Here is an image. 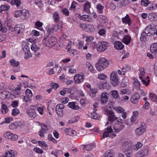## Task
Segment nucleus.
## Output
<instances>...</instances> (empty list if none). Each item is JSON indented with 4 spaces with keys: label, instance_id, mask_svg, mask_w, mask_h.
<instances>
[{
    "label": "nucleus",
    "instance_id": "nucleus-44",
    "mask_svg": "<svg viewBox=\"0 0 157 157\" xmlns=\"http://www.w3.org/2000/svg\"><path fill=\"white\" fill-rule=\"evenodd\" d=\"M31 49L33 51L36 52L40 48L37 46L35 43H33L31 46Z\"/></svg>",
    "mask_w": 157,
    "mask_h": 157
},
{
    "label": "nucleus",
    "instance_id": "nucleus-33",
    "mask_svg": "<svg viewBox=\"0 0 157 157\" xmlns=\"http://www.w3.org/2000/svg\"><path fill=\"white\" fill-rule=\"evenodd\" d=\"M37 143L39 144V146L42 147L43 149H46L48 148V145L45 141H39Z\"/></svg>",
    "mask_w": 157,
    "mask_h": 157
},
{
    "label": "nucleus",
    "instance_id": "nucleus-52",
    "mask_svg": "<svg viewBox=\"0 0 157 157\" xmlns=\"http://www.w3.org/2000/svg\"><path fill=\"white\" fill-rule=\"evenodd\" d=\"M149 97L152 101L155 102L156 101L157 97L155 94L150 93Z\"/></svg>",
    "mask_w": 157,
    "mask_h": 157
},
{
    "label": "nucleus",
    "instance_id": "nucleus-17",
    "mask_svg": "<svg viewBox=\"0 0 157 157\" xmlns=\"http://www.w3.org/2000/svg\"><path fill=\"white\" fill-rule=\"evenodd\" d=\"M109 94L105 92H103L101 94L100 97V103L101 104H106L108 100Z\"/></svg>",
    "mask_w": 157,
    "mask_h": 157
},
{
    "label": "nucleus",
    "instance_id": "nucleus-7",
    "mask_svg": "<svg viewBox=\"0 0 157 157\" xmlns=\"http://www.w3.org/2000/svg\"><path fill=\"white\" fill-rule=\"evenodd\" d=\"M109 46V43L104 41H101L98 42L96 46L97 51L100 52H101L105 51Z\"/></svg>",
    "mask_w": 157,
    "mask_h": 157
},
{
    "label": "nucleus",
    "instance_id": "nucleus-28",
    "mask_svg": "<svg viewBox=\"0 0 157 157\" xmlns=\"http://www.w3.org/2000/svg\"><path fill=\"white\" fill-rule=\"evenodd\" d=\"M91 7V3L88 1H86L84 4V10L86 13H88L90 11V9Z\"/></svg>",
    "mask_w": 157,
    "mask_h": 157
},
{
    "label": "nucleus",
    "instance_id": "nucleus-31",
    "mask_svg": "<svg viewBox=\"0 0 157 157\" xmlns=\"http://www.w3.org/2000/svg\"><path fill=\"white\" fill-rule=\"evenodd\" d=\"M131 38L130 36L126 35L123 38L122 42L126 44H128L131 42Z\"/></svg>",
    "mask_w": 157,
    "mask_h": 157
},
{
    "label": "nucleus",
    "instance_id": "nucleus-5",
    "mask_svg": "<svg viewBox=\"0 0 157 157\" xmlns=\"http://www.w3.org/2000/svg\"><path fill=\"white\" fill-rule=\"evenodd\" d=\"M132 142L129 140L124 141L121 145V150L123 152L132 150Z\"/></svg>",
    "mask_w": 157,
    "mask_h": 157
},
{
    "label": "nucleus",
    "instance_id": "nucleus-13",
    "mask_svg": "<svg viewBox=\"0 0 157 157\" xmlns=\"http://www.w3.org/2000/svg\"><path fill=\"white\" fill-rule=\"evenodd\" d=\"M146 131V126L144 124H142L140 126L136 128L135 130V133L137 136L143 135Z\"/></svg>",
    "mask_w": 157,
    "mask_h": 157
},
{
    "label": "nucleus",
    "instance_id": "nucleus-15",
    "mask_svg": "<svg viewBox=\"0 0 157 157\" xmlns=\"http://www.w3.org/2000/svg\"><path fill=\"white\" fill-rule=\"evenodd\" d=\"M22 85L21 84L17 86V87H15L13 90L12 94L13 95L15 98H19L21 94V87Z\"/></svg>",
    "mask_w": 157,
    "mask_h": 157
},
{
    "label": "nucleus",
    "instance_id": "nucleus-40",
    "mask_svg": "<svg viewBox=\"0 0 157 157\" xmlns=\"http://www.w3.org/2000/svg\"><path fill=\"white\" fill-rule=\"evenodd\" d=\"M53 17L56 22H58L59 21L60 17L58 12L56 11L54 13Z\"/></svg>",
    "mask_w": 157,
    "mask_h": 157
},
{
    "label": "nucleus",
    "instance_id": "nucleus-35",
    "mask_svg": "<svg viewBox=\"0 0 157 157\" xmlns=\"http://www.w3.org/2000/svg\"><path fill=\"white\" fill-rule=\"evenodd\" d=\"M10 3L12 5H15L17 7H19L21 3V0H12Z\"/></svg>",
    "mask_w": 157,
    "mask_h": 157
},
{
    "label": "nucleus",
    "instance_id": "nucleus-64",
    "mask_svg": "<svg viewBox=\"0 0 157 157\" xmlns=\"http://www.w3.org/2000/svg\"><path fill=\"white\" fill-rule=\"evenodd\" d=\"M153 68L155 75L157 76V61L153 65Z\"/></svg>",
    "mask_w": 157,
    "mask_h": 157
},
{
    "label": "nucleus",
    "instance_id": "nucleus-57",
    "mask_svg": "<svg viewBox=\"0 0 157 157\" xmlns=\"http://www.w3.org/2000/svg\"><path fill=\"white\" fill-rule=\"evenodd\" d=\"M147 35L145 32H143L141 34L140 39L142 41L144 42L147 39L146 35Z\"/></svg>",
    "mask_w": 157,
    "mask_h": 157
},
{
    "label": "nucleus",
    "instance_id": "nucleus-54",
    "mask_svg": "<svg viewBox=\"0 0 157 157\" xmlns=\"http://www.w3.org/2000/svg\"><path fill=\"white\" fill-rule=\"evenodd\" d=\"M112 95L113 98H117L119 97V94L118 91L116 90H113L111 91Z\"/></svg>",
    "mask_w": 157,
    "mask_h": 157
},
{
    "label": "nucleus",
    "instance_id": "nucleus-10",
    "mask_svg": "<svg viewBox=\"0 0 157 157\" xmlns=\"http://www.w3.org/2000/svg\"><path fill=\"white\" fill-rule=\"evenodd\" d=\"M116 136V134L114 132L113 130L111 127H109L105 129L103 135V138H105L110 137L113 138Z\"/></svg>",
    "mask_w": 157,
    "mask_h": 157
},
{
    "label": "nucleus",
    "instance_id": "nucleus-30",
    "mask_svg": "<svg viewBox=\"0 0 157 157\" xmlns=\"http://www.w3.org/2000/svg\"><path fill=\"white\" fill-rule=\"evenodd\" d=\"M115 154L113 151L111 150H107L103 157H114Z\"/></svg>",
    "mask_w": 157,
    "mask_h": 157
},
{
    "label": "nucleus",
    "instance_id": "nucleus-49",
    "mask_svg": "<svg viewBox=\"0 0 157 157\" xmlns=\"http://www.w3.org/2000/svg\"><path fill=\"white\" fill-rule=\"evenodd\" d=\"M97 9L98 10V12L100 13H101L103 12V10L104 8V6L100 4H98L97 6Z\"/></svg>",
    "mask_w": 157,
    "mask_h": 157
},
{
    "label": "nucleus",
    "instance_id": "nucleus-50",
    "mask_svg": "<svg viewBox=\"0 0 157 157\" xmlns=\"http://www.w3.org/2000/svg\"><path fill=\"white\" fill-rule=\"evenodd\" d=\"M44 107L43 106L38 107L37 108V110L39 113L41 115H43L44 114Z\"/></svg>",
    "mask_w": 157,
    "mask_h": 157
},
{
    "label": "nucleus",
    "instance_id": "nucleus-62",
    "mask_svg": "<svg viewBox=\"0 0 157 157\" xmlns=\"http://www.w3.org/2000/svg\"><path fill=\"white\" fill-rule=\"evenodd\" d=\"M17 126H19L21 127L24 126L25 125V122L23 121H18L17 122Z\"/></svg>",
    "mask_w": 157,
    "mask_h": 157
},
{
    "label": "nucleus",
    "instance_id": "nucleus-43",
    "mask_svg": "<svg viewBox=\"0 0 157 157\" xmlns=\"http://www.w3.org/2000/svg\"><path fill=\"white\" fill-rule=\"evenodd\" d=\"M86 67L91 73L94 72V68L92 64L89 62H87L86 63Z\"/></svg>",
    "mask_w": 157,
    "mask_h": 157
},
{
    "label": "nucleus",
    "instance_id": "nucleus-56",
    "mask_svg": "<svg viewBox=\"0 0 157 157\" xmlns=\"http://www.w3.org/2000/svg\"><path fill=\"white\" fill-rule=\"evenodd\" d=\"M107 76L105 74L101 73L98 75V78L101 80H105L107 78Z\"/></svg>",
    "mask_w": 157,
    "mask_h": 157
},
{
    "label": "nucleus",
    "instance_id": "nucleus-61",
    "mask_svg": "<svg viewBox=\"0 0 157 157\" xmlns=\"http://www.w3.org/2000/svg\"><path fill=\"white\" fill-rule=\"evenodd\" d=\"M131 69L130 67L128 65H126L123 67L122 70L123 72H125L129 71Z\"/></svg>",
    "mask_w": 157,
    "mask_h": 157
},
{
    "label": "nucleus",
    "instance_id": "nucleus-26",
    "mask_svg": "<svg viewBox=\"0 0 157 157\" xmlns=\"http://www.w3.org/2000/svg\"><path fill=\"white\" fill-rule=\"evenodd\" d=\"M114 48L117 50H121L123 49L124 45L121 42L117 41L114 43Z\"/></svg>",
    "mask_w": 157,
    "mask_h": 157
},
{
    "label": "nucleus",
    "instance_id": "nucleus-32",
    "mask_svg": "<svg viewBox=\"0 0 157 157\" xmlns=\"http://www.w3.org/2000/svg\"><path fill=\"white\" fill-rule=\"evenodd\" d=\"M9 63L10 65L14 67H17L20 65V62L19 61H16L13 59L10 60L9 61Z\"/></svg>",
    "mask_w": 157,
    "mask_h": 157
},
{
    "label": "nucleus",
    "instance_id": "nucleus-2",
    "mask_svg": "<svg viewBox=\"0 0 157 157\" xmlns=\"http://www.w3.org/2000/svg\"><path fill=\"white\" fill-rule=\"evenodd\" d=\"M108 65L109 62L107 59L105 58L101 57L99 58L95 67L97 71H101L107 67Z\"/></svg>",
    "mask_w": 157,
    "mask_h": 157
},
{
    "label": "nucleus",
    "instance_id": "nucleus-41",
    "mask_svg": "<svg viewBox=\"0 0 157 157\" xmlns=\"http://www.w3.org/2000/svg\"><path fill=\"white\" fill-rule=\"evenodd\" d=\"M114 109L119 113H123L125 111V110L121 106L115 107Z\"/></svg>",
    "mask_w": 157,
    "mask_h": 157
},
{
    "label": "nucleus",
    "instance_id": "nucleus-36",
    "mask_svg": "<svg viewBox=\"0 0 157 157\" xmlns=\"http://www.w3.org/2000/svg\"><path fill=\"white\" fill-rule=\"evenodd\" d=\"M133 84L134 86L136 89L138 90L140 89V83L137 79L135 78L134 79Z\"/></svg>",
    "mask_w": 157,
    "mask_h": 157
},
{
    "label": "nucleus",
    "instance_id": "nucleus-38",
    "mask_svg": "<svg viewBox=\"0 0 157 157\" xmlns=\"http://www.w3.org/2000/svg\"><path fill=\"white\" fill-rule=\"evenodd\" d=\"M138 115V113L137 111H134L133 112V115L131 118V120L132 123H134Z\"/></svg>",
    "mask_w": 157,
    "mask_h": 157
},
{
    "label": "nucleus",
    "instance_id": "nucleus-23",
    "mask_svg": "<svg viewBox=\"0 0 157 157\" xmlns=\"http://www.w3.org/2000/svg\"><path fill=\"white\" fill-rule=\"evenodd\" d=\"M68 105L69 107L73 109L78 110L80 108L78 103L76 102H69Z\"/></svg>",
    "mask_w": 157,
    "mask_h": 157
},
{
    "label": "nucleus",
    "instance_id": "nucleus-47",
    "mask_svg": "<svg viewBox=\"0 0 157 157\" xmlns=\"http://www.w3.org/2000/svg\"><path fill=\"white\" fill-rule=\"evenodd\" d=\"M143 146V144H142L141 143L138 142L137 143L133 145L132 146L133 149L136 150H138L139 149L140 147H142Z\"/></svg>",
    "mask_w": 157,
    "mask_h": 157
},
{
    "label": "nucleus",
    "instance_id": "nucleus-24",
    "mask_svg": "<svg viewBox=\"0 0 157 157\" xmlns=\"http://www.w3.org/2000/svg\"><path fill=\"white\" fill-rule=\"evenodd\" d=\"M114 132L116 134L121 131L124 128L123 125L117 124L114 125L113 127Z\"/></svg>",
    "mask_w": 157,
    "mask_h": 157
},
{
    "label": "nucleus",
    "instance_id": "nucleus-3",
    "mask_svg": "<svg viewBox=\"0 0 157 157\" xmlns=\"http://www.w3.org/2000/svg\"><path fill=\"white\" fill-rule=\"evenodd\" d=\"M43 41L47 46L52 47L56 44L57 40L55 37L50 36L44 37L43 39Z\"/></svg>",
    "mask_w": 157,
    "mask_h": 157
},
{
    "label": "nucleus",
    "instance_id": "nucleus-16",
    "mask_svg": "<svg viewBox=\"0 0 157 157\" xmlns=\"http://www.w3.org/2000/svg\"><path fill=\"white\" fill-rule=\"evenodd\" d=\"M149 148L147 147H144L141 150L139 151L136 154L137 157H143L148 154Z\"/></svg>",
    "mask_w": 157,
    "mask_h": 157
},
{
    "label": "nucleus",
    "instance_id": "nucleus-20",
    "mask_svg": "<svg viewBox=\"0 0 157 157\" xmlns=\"http://www.w3.org/2000/svg\"><path fill=\"white\" fill-rule=\"evenodd\" d=\"M78 17L80 19L84 21L90 22L93 20L91 16L89 15L84 14L81 16L80 14H79Z\"/></svg>",
    "mask_w": 157,
    "mask_h": 157
},
{
    "label": "nucleus",
    "instance_id": "nucleus-11",
    "mask_svg": "<svg viewBox=\"0 0 157 157\" xmlns=\"http://www.w3.org/2000/svg\"><path fill=\"white\" fill-rule=\"evenodd\" d=\"M8 27L11 31L15 32L18 34L22 32L25 29L24 26L21 24L16 25L14 27H12L10 25H8Z\"/></svg>",
    "mask_w": 157,
    "mask_h": 157
},
{
    "label": "nucleus",
    "instance_id": "nucleus-14",
    "mask_svg": "<svg viewBox=\"0 0 157 157\" xmlns=\"http://www.w3.org/2000/svg\"><path fill=\"white\" fill-rule=\"evenodd\" d=\"M25 96L24 97L23 100L25 102H28L32 100L33 94L32 91L29 89H27L25 92Z\"/></svg>",
    "mask_w": 157,
    "mask_h": 157
},
{
    "label": "nucleus",
    "instance_id": "nucleus-34",
    "mask_svg": "<svg viewBox=\"0 0 157 157\" xmlns=\"http://www.w3.org/2000/svg\"><path fill=\"white\" fill-rule=\"evenodd\" d=\"M1 110L3 114L6 113L8 111L7 105L6 104H4L2 103H1Z\"/></svg>",
    "mask_w": 157,
    "mask_h": 157
},
{
    "label": "nucleus",
    "instance_id": "nucleus-6",
    "mask_svg": "<svg viewBox=\"0 0 157 157\" xmlns=\"http://www.w3.org/2000/svg\"><path fill=\"white\" fill-rule=\"evenodd\" d=\"M29 44L27 42H25L22 45V49L24 52V58L25 59H27L32 56V54L30 51Z\"/></svg>",
    "mask_w": 157,
    "mask_h": 157
},
{
    "label": "nucleus",
    "instance_id": "nucleus-29",
    "mask_svg": "<svg viewBox=\"0 0 157 157\" xmlns=\"http://www.w3.org/2000/svg\"><path fill=\"white\" fill-rule=\"evenodd\" d=\"M131 20L128 14H127L125 17L122 18V21L123 23L127 24L129 25L131 23Z\"/></svg>",
    "mask_w": 157,
    "mask_h": 157
},
{
    "label": "nucleus",
    "instance_id": "nucleus-46",
    "mask_svg": "<svg viewBox=\"0 0 157 157\" xmlns=\"http://www.w3.org/2000/svg\"><path fill=\"white\" fill-rule=\"evenodd\" d=\"M20 113V111L19 109L17 108H15L12 110L11 114L12 115L14 116H17Z\"/></svg>",
    "mask_w": 157,
    "mask_h": 157
},
{
    "label": "nucleus",
    "instance_id": "nucleus-60",
    "mask_svg": "<svg viewBox=\"0 0 157 157\" xmlns=\"http://www.w3.org/2000/svg\"><path fill=\"white\" fill-rule=\"evenodd\" d=\"M33 150L35 152L38 153L42 154L43 153V151L39 147H35Z\"/></svg>",
    "mask_w": 157,
    "mask_h": 157
},
{
    "label": "nucleus",
    "instance_id": "nucleus-27",
    "mask_svg": "<svg viewBox=\"0 0 157 157\" xmlns=\"http://www.w3.org/2000/svg\"><path fill=\"white\" fill-rule=\"evenodd\" d=\"M150 50L154 54H157V43L151 44L150 47Z\"/></svg>",
    "mask_w": 157,
    "mask_h": 157
},
{
    "label": "nucleus",
    "instance_id": "nucleus-21",
    "mask_svg": "<svg viewBox=\"0 0 157 157\" xmlns=\"http://www.w3.org/2000/svg\"><path fill=\"white\" fill-rule=\"evenodd\" d=\"M17 152L14 150H9L6 151L5 153L6 157H16Z\"/></svg>",
    "mask_w": 157,
    "mask_h": 157
},
{
    "label": "nucleus",
    "instance_id": "nucleus-59",
    "mask_svg": "<svg viewBox=\"0 0 157 157\" xmlns=\"http://www.w3.org/2000/svg\"><path fill=\"white\" fill-rule=\"evenodd\" d=\"M17 128V123H15L10 124L9 125V128L10 129L14 130Z\"/></svg>",
    "mask_w": 157,
    "mask_h": 157
},
{
    "label": "nucleus",
    "instance_id": "nucleus-8",
    "mask_svg": "<svg viewBox=\"0 0 157 157\" xmlns=\"http://www.w3.org/2000/svg\"><path fill=\"white\" fill-rule=\"evenodd\" d=\"M104 113L107 115L109 121L107 122L105 124L106 126H108V125L109 123L111 124L113 121L117 119V117L114 114V113L111 110L106 109L104 111Z\"/></svg>",
    "mask_w": 157,
    "mask_h": 157
},
{
    "label": "nucleus",
    "instance_id": "nucleus-25",
    "mask_svg": "<svg viewBox=\"0 0 157 157\" xmlns=\"http://www.w3.org/2000/svg\"><path fill=\"white\" fill-rule=\"evenodd\" d=\"M21 16L24 19H27L30 16L29 11L26 9L22 10Z\"/></svg>",
    "mask_w": 157,
    "mask_h": 157
},
{
    "label": "nucleus",
    "instance_id": "nucleus-39",
    "mask_svg": "<svg viewBox=\"0 0 157 157\" xmlns=\"http://www.w3.org/2000/svg\"><path fill=\"white\" fill-rule=\"evenodd\" d=\"M10 6L8 5L4 4L2 5L0 7V12L5 10H8L10 9Z\"/></svg>",
    "mask_w": 157,
    "mask_h": 157
},
{
    "label": "nucleus",
    "instance_id": "nucleus-55",
    "mask_svg": "<svg viewBox=\"0 0 157 157\" xmlns=\"http://www.w3.org/2000/svg\"><path fill=\"white\" fill-rule=\"evenodd\" d=\"M84 44V42L82 41H78V43L76 42V46L79 49H81L82 48Z\"/></svg>",
    "mask_w": 157,
    "mask_h": 157
},
{
    "label": "nucleus",
    "instance_id": "nucleus-1",
    "mask_svg": "<svg viewBox=\"0 0 157 157\" xmlns=\"http://www.w3.org/2000/svg\"><path fill=\"white\" fill-rule=\"evenodd\" d=\"M138 75L142 84L146 86H147L149 84L150 80L149 76L146 74L144 68H142L139 70Z\"/></svg>",
    "mask_w": 157,
    "mask_h": 157
},
{
    "label": "nucleus",
    "instance_id": "nucleus-63",
    "mask_svg": "<svg viewBox=\"0 0 157 157\" xmlns=\"http://www.w3.org/2000/svg\"><path fill=\"white\" fill-rule=\"evenodd\" d=\"M62 12L66 16H68L69 14V12L67 8H64L62 10Z\"/></svg>",
    "mask_w": 157,
    "mask_h": 157
},
{
    "label": "nucleus",
    "instance_id": "nucleus-12",
    "mask_svg": "<svg viewBox=\"0 0 157 157\" xmlns=\"http://www.w3.org/2000/svg\"><path fill=\"white\" fill-rule=\"evenodd\" d=\"M85 78V75L83 73L75 74L74 77V81L76 84H80L83 82Z\"/></svg>",
    "mask_w": 157,
    "mask_h": 157
},
{
    "label": "nucleus",
    "instance_id": "nucleus-53",
    "mask_svg": "<svg viewBox=\"0 0 157 157\" xmlns=\"http://www.w3.org/2000/svg\"><path fill=\"white\" fill-rule=\"evenodd\" d=\"M148 17L150 19H157V13L155 12H152L149 14Z\"/></svg>",
    "mask_w": 157,
    "mask_h": 157
},
{
    "label": "nucleus",
    "instance_id": "nucleus-58",
    "mask_svg": "<svg viewBox=\"0 0 157 157\" xmlns=\"http://www.w3.org/2000/svg\"><path fill=\"white\" fill-rule=\"evenodd\" d=\"M129 98V97L127 96H124L119 98V99L122 101L125 102L127 101Z\"/></svg>",
    "mask_w": 157,
    "mask_h": 157
},
{
    "label": "nucleus",
    "instance_id": "nucleus-48",
    "mask_svg": "<svg viewBox=\"0 0 157 157\" xmlns=\"http://www.w3.org/2000/svg\"><path fill=\"white\" fill-rule=\"evenodd\" d=\"M98 19L99 21L102 23H105L107 21L106 17L103 15H100L98 17Z\"/></svg>",
    "mask_w": 157,
    "mask_h": 157
},
{
    "label": "nucleus",
    "instance_id": "nucleus-18",
    "mask_svg": "<svg viewBox=\"0 0 157 157\" xmlns=\"http://www.w3.org/2000/svg\"><path fill=\"white\" fill-rule=\"evenodd\" d=\"M64 105L62 104L57 105L56 108V112L58 115L60 117H62L63 115V109Z\"/></svg>",
    "mask_w": 157,
    "mask_h": 157
},
{
    "label": "nucleus",
    "instance_id": "nucleus-51",
    "mask_svg": "<svg viewBox=\"0 0 157 157\" xmlns=\"http://www.w3.org/2000/svg\"><path fill=\"white\" fill-rule=\"evenodd\" d=\"M21 10H15L13 13L14 16L15 17H18L21 16Z\"/></svg>",
    "mask_w": 157,
    "mask_h": 157
},
{
    "label": "nucleus",
    "instance_id": "nucleus-9",
    "mask_svg": "<svg viewBox=\"0 0 157 157\" xmlns=\"http://www.w3.org/2000/svg\"><path fill=\"white\" fill-rule=\"evenodd\" d=\"M110 82L113 86H116L118 85L119 79L117 72H112L110 75Z\"/></svg>",
    "mask_w": 157,
    "mask_h": 157
},
{
    "label": "nucleus",
    "instance_id": "nucleus-42",
    "mask_svg": "<svg viewBox=\"0 0 157 157\" xmlns=\"http://www.w3.org/2000/svg\"><path fill=\"white\" fill-rule=\"evenodd\" d=\"M88 116L91 118L95 119L99 117V115L94 111L93 112V113H89Z\"/></svg>",
    "mask_w": 157,
    "mask_h": 157
},
{
    "label": "nucleus",
    "instance_id": "nucleus-4",
    "mask_svg": "<svg viewBox=\"0 0 157 157\" xmlns=\"http://www.w3.org/2000/svg\"><path fill=\"white\" fill-rule=\"evenodd\" d=\"M145 32L148 36H157V25H148L146 28Z\"/></svg>",
    "mask_w": 157,
    "mask_h": 157
},
{
    "label": "nucleus",
    "instance_id": "nucleus-22",
    "mask_svg": "<svg viewBox=\"0 0 157 157\" xmlns=\"http://www.w3.org/2000/svg\"><path fill=\"white\" fill-rule=\"evenodd\" d=\"M140 96L138 94H136L133 95L131 98V102L134 104H137L139 102Z\"/></svg>",
    "mask_w": 157,
    "mask_h": 157
},
{
    "label": "nucleus",
    "instance_id": "nucleus-19",
    "mask_svg": "<svg viewBox=\"0 0 157 157\" xmlns=\"http://www.w3.org/2000/svg\"><path fill=\"white\" fill-rule=\"evenodd\" d=\"M33 106V105L31 106L30 108L27 109L26 113L30 117L35 118L36 116V114L35 110L32 108Z\"/></svg>",
    "mask_w": 157,
    "mask_h": 157
},
{
    "label": "nucleus",
    "instance_id": "nucleus-45",
    "mask_svg": "<svg viewBox=\"0 0 157 157\" xmlns=\"http://www.w3.org/2000/svg\"><path fill=\"white\" fill-rule=\"evenodd\" d=\"M48 140L52 141L54 144H56L57 143V140L54 138L51 134L48 135Z\"/></svg>",
    "mask_w": 157,
    "mask_h": 157
},
{
    "label": "nucleus",
    "instance_id": "nucleus-37",
    "mask_svg": "<svg viewBox=\"0 0 157 157\" xmlns=\"http://www.w3.org/2000/svg\"><path fill=\"white\" fill-rule=\"evenodd\" d=\"M95 30L94 25L91 24H87L86 31L89 32H94Z\"/></svg>",
    "mask_w": 157,
    "mask_h": 157
}]
</instances>
